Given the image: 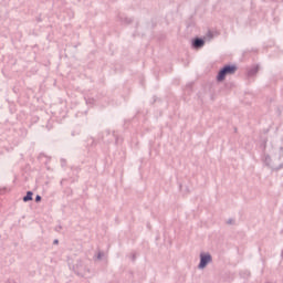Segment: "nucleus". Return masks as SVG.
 <instances>
[{"instance_id": "nucleus-1", "label": "nucleus", "mask_w": 283, "mask_h": 283, "mask_svg": "<svg viewBox=\"0 0 283 283\" xmlns=\"http://www.w3.org/2000/svg\"><path fill=\"white\" fill-rule=\"evenodd\" d=\"M235 72H238L237 65H226L219 71L217 75V81L222 82L224 81V78H227V75L235 74Z\"/></svg>"}, {"instance_id": "nucleus-2", "label": "nucleus", "mask_w": 283, "mask_h": 283, "mask_svg": "<svg viewBox=\"0 0 283 283\" xmlns=\"http://www.w3.org/2000/svg\"><path fill=\"white\" fill-rule=\"evenodd\" d=\"M211 262H213V256L209 252H201L198 269H207V265L211 264Z\"/></svg>"}, {"instance_id": "nucleus-3", "label": "nucleus", "mask_w": 283, "mask_h": 283, "mask_svg": "<svg viewBox=\"0 0 283 283\" xmlns=\"http://www.w3.org/2000/svg\"><path fill=\"white\" fill-rule=\"evenodd\" d=\"M73 271L81 276L85 275V273H90V269H87L85 263L81 260H78L77 263L73 266Z\"/></svg>"}, {"instance_id": "nucleus-4", "label": "nucleus", "mask_w": 283, "mask_h": 283, "mask_svg": "<svg viewBox=\"0 0 283 283\" xmlns=\"http://www.w3.org/2000/svg\"><path fill=\"white\" fill-rule=\"evenodd\" d=\"M205 46V40L200 39V38H196L192 41V48H195V50H200V48Z\"/></svg>"}, {"instance_id": "nucleus-5", "label": "nucleus", "mask_w": 283, "mask_h": 283, "mask_svg": "<svg viewBox=\"0 0 283 283\" xmlns=\"http://www.w3.org/2000/svg\"><path fill=\"white\" fill-rule=\"evenodd\" d=\"M258 72H260V66L254 65L250 70H248V76H255V74H258Z\"/></svg>"}, {"instance_id": "nucleus-6", "label": "nucleus", "mask_w": 283, "mask_h": 283, "mask_svg": "<svg viewBox=\"0 0 283 283\" xmlns=\"http://www.w3.org/2000/svg\"><path fill=\"white\" fill-rule=\"evenodd\" d=\"M32 196H34V193L32 191H28L23 197V202H30V200H32Z\"/></svg>"}, {"instance_id": "nucleus-7", "label": "nucleus", "mask_w": 283, "mask_h": 283, "mask_svg": "<svg viewBox=\"0 0 283 283\" xmlns=\"http://www.w3.org/2000/svg\"><path fill=\"white\" fill-rule=\"evenodd\" d=\"M263 163L269 167L271 166V156L264 155Z\"/></svg>"}, {"instance_id": "nucleus-8", "label": "nucleus", "mask_w": 283, "mask_h": 283, "mask_svg": "<svg viewBox=\"0 0 283 283\" xmlns=\"http://www.w3.org/2000/svg\"><path fill=\"white\" fill-rule=\"evenodd\" d=\"M103 255H105L103 252H97V254L94 256V261L98 262V260H103Z\"/></svg>"}, {"instance_id": "nucleus-9", "label": "nucleus", "mask_w": 283, "mask_h": 283, "mask_svg": "<svg viewBox=\"0 0 283 283\" xmlns=\"http://www.w3.org/2000/svg\"><path fill=\"white\" fill-rule=\"evenodd\" d=\"M280 160L282 161L281 167H283V147L280 149Z\"/></svg>"}, {"instance_id": "nucleus-10", "label": "nucleus", "mask_w": 283, "mask_h": 283, "mask_svg": "<svg viewBox=\"0 0 283 283\" xmlns=\"http://www.w3.org/2000/svg\"><path fill=\"white\" fill-rule=\"evenodd\" d=\"M35 202H41V196L38 195V196L35 197Z\"/></svg>"}, {"instance_id": "nucleus-11", "label": "nucleus", "mask_w": 283, "mask_h": 283, "mask_svg": "<svg viewBox=\"0 0 283 283\" xmlns=\"http://www.w3.org/2000/svg\"><path fill=\"white\" fill-rule=\"evenodd\" d=\"M124 23H132V19H127V18H126V19L124 20Z\"/></svg>"}, {"instance_id": "nucleus-12", "label": "nucleus", "mask_w": 283, "mask_h": 283, "mask_svg": "<svg viewBox=\"0 0 283 283\" xmlns=\"http://www.w3.org/2000/svg\"><path fill=\"white\" fill-rule=\"evenodd\" d=\"M53 244H59V239H55V240L53 241Z\"/></svg>"}, {"instance_id": "nucleus-13", "label": "nucleus", "mask_w": 283, "mask_h": 283, "mask_svg": "<svg viewBox=\"0 0 283 283\" xmlns=\"http://www.w3.org/2000/svg\"><path fill=\"white\" fill-rule=\"evenodd\" d=\"M7 283H17L13 280H8Z\"/></svg>"}, {"instance_id": "nucleus-14", "label": "nucleus", "mask_w": 283, "mask_h": 283, "mask_svg": "<svg viewBox=\"0 0 283 283\" xmlns=\"http://www.w3.org/2000/svg\"><path fill=\"white\" fill-rule=\"evenodd\" d=\"M62 165H65V160H62Z\"/></svg>"}]
</instances>
